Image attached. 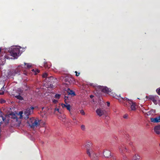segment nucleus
Instances as JSON below:
<instances>
[{"label":"nucleus","instance_id":"obj_3","mask_svg":"<svg viewBox=\"0 0 160 160\" xmlns=\"http://www.w3.org/2000/svg\"><path fill=\"white\" fill-rule=\"evenodd\" d=\"M86 152L92 160H98V157L93 149L87 150Z\"/></svg>","mask_w":160,"mask_h":160},{"label":"nucleus","instance_id":"obj_14","mask_svg":"<svg viewBox=\"0 0 160 160\" xmlns=\"http://www.w3.org/2000/svg\"><path fill=\"white\" fill-rule=\"evenodd\" d=\"M151 121L153 122H160L159 116L158 117L155 118H151Z\"/></svg>","mask_w":160,"mask_h":160},{"label":"nucleus","instance_id":"obj_19","mask_svg":"<svg viewBox=\"0 0 160 160\" xmlns=\"http://www.w3.org/2000/svg\"><path fill=\"white\" fill-rule=\"evenodd\" d=\"M140 159V156L136 154L134 155L132 158V160H139Z\"/></svg>","mask_w":160,"mask_h":160},{"label":"nucleus","instance_id":"obj_23","mask_svg":"<svg viewBox=\"0 0 160 160\" xmlns=\"http://www.w3.org/2000/svg\"><path fill=\"white\" fill-rule=\"evenodd\" d=\"M129 145L130 147L132 148L133 150H135V148L134 146L133 145L132 143L131 142L129 143Z\"/></svg>","mask_w":160,"mask_h":160},{"label":"nucleus","instance_id":"obj_2","mask_svg":"<svg viewBox=\"0 0 160 160\" xmlns=\"http://www.w3.org/2000/svg\"><path fill=\"white\" fill-rule=\"evenodd\" d=\"M10 50L11 55L15 58H17L19 56L20 50L19 48L16 47L11 48Z\"/></svg>","mask_w":160,"mask_h":160},{"label":"nucleus","instance_id":"obj_39","mask_svg":"<svg viewBox=\"0 0 160 160\" xmlns=\"http://www.w3.org/2000/svg\"><path fill=\"white\" fill-rule=\"evenodd\" d=\"M93 97H94V96H93V95H91L90 96V97L91 98H92Z\"/></svg>","mask_w":160,"mask_h":160},{"label":"nucleus","instance_id":"obj_31","mask_svg":"<svg viewBox=\"0 0 160 160\" xmlns=\"http://www.w3.org/2000/svg\"><path fill=\"white\" fill-rule=\"evenodd\" d=\"M156 91L158 92V94L160 95V88L159 89H157L156 90Z\"/></svg>","mask_w":160,"mask_h":160},{"label":"nucleus","instance_id":"obj_24","mask_svg":"<svg viewBox=\"0 0 160 160\" xmlns=\"http://www.w3.org/2000/svg\"><path fill=\"white\" fill-rule=\"evenodd\" d=\"M60 94H57L55 95L54 98H55L56 99H59L60 98Z\"/></svg>","mask_w":160,"mask_h":160},{"label":"nucleus","instance_id":"obj_12","mask_svg":"<svg viewBox=\"0 0 160 160\" xmlns=\"http://www.w3.org/2000/svg\"><path fill=\"white\" fill-rule=\"evenodd\" d=\"M100 89L102 90V91L104 93H108L110 92L108 88L106 87H100Z\"/></svg>","mask_w":160,"mask_h":160},{"label":"nucleus","instance_id":"obj_26","mask_svg":"<svg viewBox=\"0 0 160 160\" xmlns=\"http://www.w3.org/2000/svg\"><path fill=\"white\" fill-rule=\"evenodd\" d=\"M81 129L83 131H84L85 130V126L83 124L81 125Z\"/></svg>","mask_w":160,"mask_h":160},{"label":"nucleus","instance_id":"obj_30","mask_svg":"<svg viewBox=\"0 0 160 160\" xmlns=\"http://www.w3.org/2000/svg\"><path fill=\"white\" fill-rule=\"evenodd\" d=\"M52 102L54 103H56L58 102V100L56 99H53V100H52Z\"/></svg>","mask_w":160,"mask_h":160},{"label":"nucleus","instance_id":"obj_7","mask_svg":"<svg viewBox=\"0 0 160 160\" xmlns=\"http://www.w3.org/2000/svg\"><path fill=\"white\" fill-rule=\"evenodd\" d=\"M123 103H124L125 106L127 107H129L133 102L132 100L129 99L127 98H122Z\"/></svg>","mask_w":160,"mask_h":160},{"label":"nucleus","instance_id":"obj_40","mask_svg":"<svg viewBox=\"0 0 160 160\" xmlns=\"http://www.w3.org/2000/svg\"><path fill=\"white\" fill-rule=\"evenodd\" d=\"M2 112L0 110V115H2Z\"/></svg>","mask_w":160,"mask_h":160},{"label":"nucleus","instance_id":"obj_35","mask_svg":"<svg viewBox=\"0 0 160 160\" xmlns=\"http://www.w3.org/2000/svg\"><path fill=\"white\" fill-rule=\"evenodd\" d=\"M66 105V104H64L63 103H62L61 104V106H62V108H65Z\"/></svg>","mask_w":160,"mask_h":160},{"label":"nucleus","instance_id":"obj_6","mask_svg":"<svg viewBox=\"0 0 160 160\" xmlns=\"http://www.w3.org/2000/svg\"><path fill=\"white\" fill-rule=\"evenodd\" d=\"M34 108L32 107H31L30 108H27L24 112V118L25 119H27L29 118V116L30 115L31 113L33 112V110L34 109Z\"/></svg>","mask_w":160,"mask_h":160},{"label":"nucleus","instance_id":"obj_44","mask_svg":"<svg viewBox=\"0 0 160 160\" xmlns=\"http://www.w3.org/2000/svg\"><path fill=\"white\" fill-rule=\"evenodd\" d=\"M0 94H1H1H2V93H0Z\"/></svg>","mask_w":160,"mask_h":160},{"label":"nucleus","instance_id":"obj_28","mask_svg":"<svg viewBox=\"0 0 160 160\" xmlns=\"http://www.w3.org/2000/svg\"><path fill=\"white\" fill-rule=\"evenodd\" d=\"M80 113L82 114V115H84L85 114V112L84 111L82 110L80 111Z\"/></svg>","mask_w":160,"mask_h":160},{"label":"nucleus","instance_id":"obj_10","mask_svg":"<svg viewBox=\"0 0 160 160\" xmlns=\"http://www.w3.org/2000/svg\"><path fill=\"white\" fill-rule=\"evenodd\" d=\"M96 112L99 116H101L104 113V111L101 108H98L96 110Z\"/></svg>","mask_w":160,"mask_h":160},{"label":"nucleus","instance_id":"obj_34","mask_svg":"<svg viewBox=\"0 0 160 160\" xmlns=\"http://www.w3.org/2000/svg\"><path fill=\"white\" fill-rule=\"evenodd\" d=\"M90 85L91 86H92L94 87H95L96 86V85L95 84H94V83H91L90 84Z\"/></svg>","mask_w":160,"mask_h":160},{"label":"nucleus","instance_id":"obj_37","mask_svg":"<svg viewBox=\"0 0 160 160\" xmlns=\"http://www.w3.org/2000/svg\"><path fill=\"white\" fill-rule=\"evenodd\" d=\"M55 111H57L58 112H59V109L58 108H56L55 109Z\"/></svg>","mask_w":160,"mask_h":160},{"label":"nucleus","instance_id":"obj_22","mask_svg":"<svg viewBox=\"0 0 160 160\" xmlns=\"http://www.w3.org/2000/svg\"><path fill=\"white\" fill-rule=\"evenodd\" d=\"M10 115L11 116V115L12 116V117H11L12 118H13L14 119H16V120H17V117L16 116V114H10Z\"/></svg>","mask_w":160,"mask_h":160},{"label":"nucleus","instance_id":"obj_15","mask_svg":"<svg viewBox=\"0 0 160 160\" xmlns=\"http://www.w3.org/2000/svg\"><path fill=\"white\" fill-rule=\"evenodd\" d=\"M154 130L156 133L157 134H160V126H158L155 127Z\"/></svg>","mask_w":160,"mask_h":160},{"label":"nucleus","instance_id":"obj_20","mask_svg":"<svg viewBox=\"0 0 160 160\" xmlns=\"http://www.w3.org/2000/svg\"><path fill=\"white\" fill-rule=\"evenodd\" d=\"M15 97L19 100H23V98L21 96L19 95L16 96H15Z\"/></svg>","mask_w":160,"mask_h":160},{"label":"nucleus","instance_id":"obj_38","mask_svg":"<svg viewBox=\"0 0 160 160\" xmlns=\"http://www.w3.org/2000/svg\"><path fill=\"white\" fill-rule=\"evenodd\" d=\"M107 106H110V102H107Z\"/></svg>","mask_w":160,"mask_h":160},{"label":"nucleus","instance_id":"obj_32","mask_svg":"<svg viewBox=\"0 0 160 160\" xmlns=\"http://www.w3.org/2000/svg\"><path fill=\"white\" fill-rule=\"evenodd\" d=\"M1 116V117H2V120H3V121L4 122V121L6 119V118H5L3 116H2V115H0Z\"/></svg>","mask_w":160,"mask_h":160},{"label":"nucleus","instance_id":"obj_13","mask_svg":"<svg viewBox=\"0 0 160 160\" xmlns=\"http://www.w3.org/2000/svg\"><path fill=\"white\" fill-rule=\"evenodd\" d=\"M103 155L105 157L109 158L111 155L110 151L106 150L103 152Z\"/></svg>","mask_w":160,"mask_h":160},{"label":"nucleus","instance_id":"obj_21","mask_svg":"<svg viewBox=\"0 0 160 160\" xmlns=\"http://www.w3.org/2000/svg\"><path fill=\"white\" fill-rule=\"evenodd\" d=\"M65 103L66 104L65 108H67V109L68 110H69L70 111V105L69 104H68V103H67L66 102Z\"/></svg>","mask_w":160,"mask_h":160},{"label":"nucleus","instance_id":"obj_5","mask_svg":"<svg viewBox=\"0 0 160 160\" xmlns=\"http://www.w3.org/2000/svg\"><path fill=\"white\" fill-rule=\"evenodd\" d=\"M39 121L34 119L33 118H31L28 121L29 125L32 128H34L35 127H37L39 125Z\"/></svg>","mask_w":160,"mask_h":160},{"label":"nucleus","instance_id":"obj_27","mask_svg":"<svg viewBox=\"0 0 160 160\" xmlns=\"http://www.w3.org/2000/svg\"><path fill=\"white\" fill-rule=\"evenodd\" d=\"M32 71H34L35 72V74L36 75V74H37V73H39V72H40V71L38 69H36L35 70L34 69H32Z\"/></svg>","mask_w":160,"mask_h":160},{"label":"nucleus","instance_id":"obj_9","mask_svg":"<svg viewBox=\"0 0 160 160\" xmlns=\"http://www.w3.org/2000/svg\"><path fill=\"white\" fill-rule=\"evenodd\" d=\"M119 149L121 153H123L125 152H128L129 150L127 148L123 145H120L119 147Z\"/></svg>","mask_w":160,"mask_h":160},{"label":"nucleus","instance_id":"obj_16","mask_svg":"<svg viewBox=\"0 0 160 160\" xmlns=\"http://www.w3.org/2000/svg\"><path fill=\"white\" fill-rule=\"evenodd\" d=\"M67 92L68 95H71L72 96H74L76 95L75 92L71 90L69 88H68Z\"/></svg>","mask_w":160,"mask_h":160},{"label":"nucleus","instance_id":"obj_29","mask_svg":"<svg viewBox=\"0 0 160 160\" xmlns=\"http://www.w3.org/2000/svg\"><path fill=\"white\" fill-rule=\"evenodd\" d=\"M6 101L5 100L2 99L0 100V103H3L5 102Z\"/></svg>","mask_w":160,"mask_h":160},{"label":"nucleus","instance_id":"obj_17","mask_svg":"<svg viewBox=\"0 0 160 160\" xmlns=\"http://www.w3.org/2000/svg\"><path fill=\"white\" fill-rule=\"evenodd\" d=\"M65 117L64 115H60L58 116V118L62 122H65Z\"/></svg>","mask_w":160,"mask_h":160},{"label":"nucleus","instance_id":"obj_25","mask_svg":"<svg viewBox=\"0 0 160 160\" xmlns=\"http://www.w3.org/2000/svg\"><path fill=\"white\" fill-rule=\"evenodd\" d=\"M68 95H68H68L66 94L64 96V101L65 102V103H66L67 100L68 99Z\"/></svg>","mask_w":160,"mask_h":160},{"label":"nucleus","instance_id":"obj_42","mask_svg":"<svg viewBox=\"0 0 160 160\" xmlns=\"http://www.w3.org/2000/svg\"><path fill=\"white\" fill-rule=\"evenodd\" d=\"M159 121L160 122V115L159 116Z\"/></svg>","mask_w":160,"mask_h":160},{"label":"nucleus","instance_id":"obj_4","mask_svg":"<svg viewBox=\"0 0 160 160\" xmlns=\"http://www.w3.org/2000/svg\"><path fill=\"white\" fill-rule=\"evenodd\" d=\"M47 76V74L45 73L43 74L42 77L43 78H46V79L47 81V82L48 83V85L49 84L50 88H52L53 87V85L52 84V82H54V80H56L55 78H53L52 76L48 77Z\"/></svg>","mask_w":160,"mask_h":160},{"label":"nucleus","instance_id":"obj_1","mask_svg":"<svg viewBox=\"0 0 160 160\" xmlns=\"http://www.w3.org/2000/svg\"><path fill=\"white\" fill-rule=\"evenodd\" d=\"M24 65H19L16 69L12 70L10 72V74L12 76H15L16 75H19L20 72L21 70H25L24 68L29 69L31 67V65L28 63H24Z\"/></svg>","mask_w":160,"mask_h":160},{"label":"nucleus","instance_id":"obj_43","mask_svg":"<svg viewBox=\"0 0 160 160\" xmlns=\"http://www.w3.org/2000/svg\"><path fill=\"white\" fill-rule=\"evenodd\" d=\"M4 57H5V58H6V55Z\"/></svg>","mask_w":160,"mask_h":160},{"label":"nucleus","instance_id":"obj_36","mask_svg":"<svg viewBox=\"0 0 160 160\" xmlns=\"http://www.w3.org/2000/svg\"><path fill=\"white\" fill-rule=\"evenodd\" d=\"M75 73H76V75L77 76H78L79 75V74H80V73H78V72L77 71H75Z\"/></svg>","mask_w":160,"mask_h":160},{"label":"nucleus","instance_id":"obj_18","mask_svg":"<svg viewBox=\"0 0 160 160\" xmlns=\"http://www.w3.org/2000/svg\"><path fill=\"white\" fill-rule=\"evenodd\" d=\"M130 107L132 110H135L136 109V105L133 102L130 105Z\"/></svg>","mask_w":160,"mask_h":160},{"label":"nucleus","instance_id":"obj_8","mask_svg":"<svg viewBox=\"0 0 160 160\" xmlns=\"http://www.w3.org/2000/svg\"><path fill=\"white\" fill-rule=\"evenodd\" d=\"M64 81L67 84H72L74 82V79L68 76H66L65 78Z\"/></svg>","mask_w":160,"mask_h":160},{"label":"nucleus","instance_id":"obj_11","mask_svg":"<svg viewBox=\"0 0 160 160\" xmlns=\"http://www.w3.org/2000/svg\"><path fill=\"white\" fill-rule=\"evenodd\" d=\"M85 147L86 149L87 150L93 149L92 144L91 142H86L85 146Z\"/></svg>","mask_w":160,"mask_h":160},{"label":"nucleus","instance_id":"obj_33","mask_svg":"<svg viewBox=\"0 0 160 160\" xmlns=\"http://www.w3.org/2000/svg\"><path fill=\"white\" fill-rule=\"evenodd\" d=\"M128 115L127 114H125L123 116V118L125 119H127L128 118Z\"/></svg>","mask_w":160,"mask_h":160},{"label":"nucleus","instance_id":"obj_41","mask_svg":"<svg viewBox=\"0 0 160 160\" xmlns=\"http://www.w3.org/2000/svg\"><path fill=\"white\" fill-rule=\"evenodd\" d=\"M73 120H75L76 122H77V121H76V119L75 118H73Z\"/></svg>","mask_w":160,"mask_h":160}]
</instances>
